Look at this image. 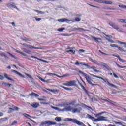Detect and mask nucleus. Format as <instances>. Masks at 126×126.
Listing matches in <instances>:
<instances>
[{
	"instance_id": "nucleus-1",
	"label": "nucleus",
	"mask_w": 126,
	"mask_h": 126,
	"mask_svg": "<svg viewBox=\"0 0 126 126\" xmlns=\"http://www.w3.org/2000/svg\"><path fill=\"white\" fill-rule=\"evenodd\" d=\"M79 73L81 74H82L83 75H85L86 77L85 78L86 79V80L87 81V82L89 84H90V85L95 87V86H98V87H100V85L97 84H93V83H95V82L94 81L95 79L93 78H91L90 76H87V74L83 73V72L80 71Z\"/></svg>"
},
{
	"instance_id": "nucleus-2",
	"label": "nucleus",
	"mask_w": 126,
	"mask_h": 126,
	"mask_svg": "<svg viewBox=\"0 0 126 126\" xmlns=\"http://www.w3.org/2000/svg\"><path fill=\"white\" fill-rule=\"evenodd\" d=\"M74 64L76 65H83L86 67H87L89 69H93L94 72L99 73L100 71L99 70H96V67H94V66H93L92 67H91L90 65H88V63L86 62H80L79 63V61H76L75 63Z\"/></svg>"
},
{
	"instance_id": "nucleus-3",
	"label": "nucleus",
	"mask_w": 126,
	"mask_h": 126,
	"mask_svg": "<svg viewBox=\"0 0 126 126\" xmlns=\"http://www.w3.org/2000/svg\"><path fill=\"white\" fill-rule=\"evenodd\" d=\"M64 122H72L76 124L78 126H87L86 125L84 124L83 122L80 121L79 120H77L76 119H71V118H65L64 119Z\"/></svg>"
},
{
	"instance_id": "nucleus-4",
	"label": "nucleus",
	"mask_w": 126,
	"mask_h": 126,
	"mask_svg": "<svg viewBox=\"0 0 126 126\" xmlns=\"http://www.w3.org/2000/svg\"><path fill=\"white\" fill-rule=\"evenodd\" d=\"M93 77H95V78H98V79H101V80H102L103 81H104V82L105 83H107L108 85L110 87H114L115 88H117V86L114 85L113 84H112L111 83H110L108 81V79H105L104 78H103L102 77H99V76H96V75H93V74H92L91 75Z\"/></svg>"
},
{
	"instance_id": "nucleus-5",
	"label": "nucleus",
	"mask_w": 126,
	"mask_h": 126,
	"mask_svg": "<svg viewBox=\"0 0 126 126\" xmlns=\"http://www.w3.org/2000/svg\"><path fill=\"white\" fill-rule=\"evenodd\" d=\"M57 124V122H53L52 121H45L44 122H41V126H52V125H54Z\"/></svg>"
},
{
	"instance_id": "nucleus-6",
	"label": "nucleus",
	"mask_w": 126,
	"mask_h": 126,
	"mask_svg": "<svg viewBox=\"0 0 126 126\" xmlns=\"http://www.w3.org/2000/svg\"><path fill=\"white\" fill-rule=\"evenodd\" d=\"M76 81L75 80H72L67 82V83H69V85L70 87L75 86L79 89L80 88H79L78 85L76 84Z\"/></svg>"
},
{
	"instance_id": "nucleus-7",
	"label": "nucleus",
	"mask_w": 126,
	"mask_h": 126,
	"mask_svg": "<svg viewBox=\"0 0 126 126\" xmlns=\"http://www.w3.org/2000/svg\"><path fill=\"white\" fill-rule=\"evenodd\" d=\"M110 46L114 48H118V49L121 51V52H124V53H126V50H124L122 48L118 46V45L114 44H111Z\"/></svg>"
},
{
	"instance_id": "nucleus-8",
	"label": "nucleus",
	"mask_w": 126,
	"mask_h": 126,
	"mask_svg": "<svg viewBox=\"0 0 126 126\" xmlns=\"http://www.w3.org/2000/svg\"><path fill=\"white\" fill-rule=\"evenodd\" d=\"M107 119V117H104V116H100L98 117V119H95L94 122H99V121H106V119Z\"/></svg>"
},
{
	"instance_id": "nucleus-9",
	"label": "nucleus",
	"mask_w": 126,
	"mask_h": 126,
	"mask_svg": "<svg viewBox=\"0 0 126 126\" xmlns=\"http://www.w3.org/2000/svg\"><path fill=\"white\" fill-rule=\"evenodd\" d=\"M109 25L111 26L113 29L116 30H119V27L118 25H116L115 23L113 22H110L109 23Z\"/></svg>"
},
{
	"instance_id": "nucleus-10",
	"label": "nucleus",
	"mask_w": 126,
	"mask_h": 126,
	"mask_svg": "<svg viewBox=\"0 0 126 126\" xmlns=\"http://www.w3.org/2000/svg\"><path fill=\"white\" fill-rule=\"evenodd\" d=\"M78 84H79V85L81 86L82 90L85 92V93L87 94H89L88 92L86 90V89L84 87V86L83 85V84H82L79 80H78Z\"/></svg>"
},
{
	"instance_id": "nucleus-11",
	"label": "nucleus",
	"mask_w": 126,
	"mask_h": 126,
	"mask_svg": "<svg viewBox=\"0 0 126 126\" xmlns=\"http://www.w3.org/2000/svg\"><path fill=\"white\" fill-rule=\"evenodd\" d=\"M112 56L117 58L118 59L119 61L120 62H122V63H125V62H126V60H123V59H122L120 58V57L119 55H116V54H112Z\"/></svg>"
},
{
	"instance_id": "nucleus-12",
	"label": "nucleus",
	"mask_w": 126,
	"mask_h": 126,
	"mask_svg": "<svg viewBox=\"0 0 126 126\" xmlns=\"http://www.w3.org/2000/svg\"><path fill=\"white\" fill-rule=\"evenodd\" d=\"M23 45L25 47L30 48V49H40V48H39V47H34L30 45H27L25 43L23 44Z\"/></svg>"
},
{
	"instance_id": "nucleus-13",
	"label": "nucleus",
	"mask_w": 126,
	"mask_h": 126,
	"mask_svg": "<svg viewBox=\"0 0 126 126\" xmlns=\"http://www.w3.org/2000/svg\"><path fill=\"white\" fill-rule=\"evenodd\" d=\"M100 63L102 66L106 68L108 70H111V68L109 67V66L106 63L101 62H100Z\"/></svg>"
},
{
	"instance_id": "nucleus-14",
	"label": "nucleus",
	"mask_w": 126,
	"mask_h": 126,
	"mask_svg": "<svg viewBox=\"0 0 126 126\" xmlns=\"http://www.w3.org/2000/svg\"><path fill=\"white\" fill-rule=\"evenodd\" d=\"M11 72H12V73H14L16 74H18L21 77L24 78V76L23 74L20 73L17 71L14 70H11Z\"/></svg>"
},
{
	"instance_id": "nucleus-15",
	"label": "nucleus",
	"mask_w": 126,
	"mask_h": 126,
	"mask_svg": "<svg viewBox=\"0 0 126 126\" xmlns=\"http://www.w3.org/2000/svg\"><path fill=\"white\" fill-rule=\"evenodd\" d=\"M47 90L55 94H57L59 92V90H52L50 89H47Z\"/></svg>"
},
{
	"instance_id": "nucleus-16",
	"label": "nucleus",
	"mask_w": 126,
	"mask_h": 126,
	"mask_svg": "<svg viewBox=\"0 0 126 126\" xmlns=\"http://www.w3.org/2000/svg\"><path fill=\"white\" fill-rule=\"evenodd\" d=\"M101 100L104 101H107L108 103H109L110 104H113L114 103H116L115 102H114L113 101H112V100H110L109 99H108V100L102 99Z\"/></svg>"
},
{
	"instance_id": "nucleus-17",
	"label": "nucleus",
	"mask_w": 126,
	"mask_h": 126,
	"mask_svg": "<svg viewBox=\"0 0 126 126\" xmlns=\"http://www.w3.org/2000/svg\"><path fill=\"white\" fill-rule=\"evenodd\" d=\"M59 22H65V21H70L69 20L66 19V18H63V19H60L58 20Z\"/></svg>"
},
{
	"instance_id": "nucleus-18",
	"label": "nucleus",
	"mask_w": 126,
	"mask_h": 126,
	"mask_svg": "<svg viewBox=\"0 0 126 126\" xmlns=\"http://www.w3.org/2000/svg\"><path fill=\"white\" fill-rule=\"evenodd\" d=\"M2 84L3 85H4L5 87H11L12 86V84L10 83L3 82Z\"/></svg>"
},
{
	"instance_id": "nucleus-19",
	"label": "nucleus",
	"mask_w": 126,
	"mask_h": 126,
	"mask_svg": "<svg viewBox=\"0 0 126 126\" xmlns=\"http://www.w3.org/2000/svg\"><path fill=\"white\" fill-rule=\"evenodd\" d=\"M31 58H33V59H37V60H39V61H41L42 62H47V61H45V60H42V59H39V58H37V57H36L34 56H31Z\"/></svg>"
},
{
	"instance_id": "nucleus-20",
	"label": "nucleus",
	"mask_w": 126,
	"mask_h": 126,
	"mask_svg": "<svg viewBox=\"0 0 126 126\" xmlns=\"http://www.w3.org/2000/svg\"><path fill=\"white\" fill-rule=\"evenodd\" d=\"M87 116L88 118L91 119L93 121H95V118L94 117H92L91 115H90V114H87Z\"/></svg>"
},
{
	"instance_id": "nucleus-21",
	"label": "nucleus",
	"mask_w": 126,
	"mask_h": 126,
	"mask_svg": "<svg viewBox=\"0 0 126 126\" xmlns=\"http://www.w3.org/2000/svg\"><path fill=\"white\" fill-rule=\"evenodd\" d=\"M29 95L30 96H35V97H39V94H36L35 93H31L29 94Z\"/></svg>"
},
{
	"instance_id": "nucleus-22",
	"label": "nucleus",
	"mask_w": 126,
	"mask_h": 126,
	"mask_svg": "<svg viewBox=\"0 0 126 126\" xmlns=\"http://www.w3.org/2000/svg\"><path fill=\"white\" fill-rule=\"evenodd\" d=\"M92 38L95 41L99 42V40H101V38H100V37H94V36H92Z\"/></svg>"
},
{
	"instance_id": "nucleus-23",
	"label": "nucleus",
	"mask_w": 126,
	"mask_h": 126,
	"mask_svg": "<svg viewBox=\"0 0 126 126\" xmlns=\"http://www.w3.org/2000/svg\"><path fill=\"white\" fill-rule=\"evenodd\" d=\"M32 107L36 108L39 106V104L37 103H32Z\"/></svg>"
},
{
	"instance_id": "nucleus-24",
	"label": "nucleus",
	"mask_w": 126,
	"mask_h": 126,
	"mask_svg": "<svg viewBox=\"0 0 126 126\" xmlns=\"http://www.w3.org/2000/svg\"><path fill=\"white\" fill-rule=\"evenodd\" d=\"M76 103V101H72L71 102V103H67L66 105L67 106L68 105H72V106H74L75 105V104Z\"/></svg>"
},
{
	"instance_id": "nucleus-25",
	"label": "nucleus",
	"mask_w": 126,
	"mask_h": 126,
	"mask_svg": "<svg viewBox=\"0 0 126 126\" xmlns=\"http://www.w3.org/2000/svg\"><path fill=\"white\" fill-rule=\"evenodd\" d=\"M104 4H108V5H111L113 4V2L111 1H104Z\"/></svg>"
},
{
	"instance_id": "nucleus-26",
	"label": "nucleus",
	"mask_w": 126,
	"mask_h": 126,
	"mask_svg": "<svg viewBox=\"0 0 126 126\" xmlns=\"http://www.w3.org/2000/svg\"><path fill=\"white\" fill-rule=\"evenodd\" d=\"M106 112H102L101 113L94 114L96 118H98L99 116L103 115V114H105Z\"/></svg>"
},
{
	"instance_id": "nucleus-27",
	"label": "nucleus",
	"mask_w": 126,
	"mask_h": 126,
	"mask_svg": "<svg viewBox=\"0 0 126 126\" xmlns=\"http://www.w3.org/2000/svg\"><path fill=\"white\" fill-rule=\"evenodd\" d=\"M8 6H12V7L14 8V6H16L15 3L14 2H11V3H8L7 4Z\"/></svg>"
},
{
	"instance_id": "nucleus-28",
	"label": "nucleus",
	"mask_w": 126,
	"mask_h": 126,
	"mask_svg": "<svg viewBox=\"0 0 126 126\" xmlns=\"http://www.w3.org/2000/svg\"><path fill=\"white\" fill-rule=\"evenodd\" d=\"M94 1L101 4L104 3V0H94Z\"/></svg>"
},
{
	"instance_id": "nucleus-29",
	"label": "nucleus",
	"mask_w": 126,
	"mask_h": 126,
	"mask_svg": "<svg viewBox=\"0 0 126 126\" xmlns=\"http://www.w3.org/2000/svg\"><path fill=\"white\" fill-rule=\"evenodd\" d=\"M16 52L18 53V54H20L21 55L24 56H25L26 57L27 56V55H26V54L23 53V52H22L19 50H17L16 51Z\"/></svg>"
},
{
	"instance_id": "nucleus-30",
	"label": "nucleus",
	"mask_w": 126,
	"mask_h": 126,
	"mask_svg": "<svg viewBox=\"0 0 126 126\" xmlns=\"http://www.w3.org/2000/svg\"><path fill=\"white\" fill-rule=\"evenodd\" d=\"M92 62L95 63L96 65H97L98 66L100 65V63H99L97 61H96L95 60H93Z\"/></svg>"
},
{
	"instance_id": "nucleus-31",
	"label": "nucleus",
	"mask_w": 126,
	"mask_h": 126,
	"mask_svg": "<svg viewBox=\"0 0 126 126\" xmlns=\"http://www.w3.org/2000/svg\"><path fill=\"white\" fill-rule=\"evenodd\" d=\"M61 87L63 89H65L66 91H71L72 90L71 88H69L64 86H61Z\"/></svg>"
},
{
	"instance_id": "nucleus-32",
	"label": "nucleus",
	"mask_w": 126,
	"mask_h": 126,
	"mask_svg": "<svg viewBox=\"0 0 126 126\" xmlns=\"http://www.w3.org/2000/svg\"><path fill=\"white\" fill-rule=\"evenodd\" d=\"M104 9L109 10H116V9H115V8H109V7H105Z\"/></svg>"
},
{
	"instance_id": "nucleus-33",
	"label": "nucleus",
	"mask_w": 126,
	"mask_h": 126,
	"mask_svg": "<svg viewBox=\"0 0 126 126\" xmlns=\"http://www.w3.org/2000/svg\"><path fill=\"white\" fill-rule=\"evenodd\" d=\"M117 42L121 45H124V47L126 48V43L118 41Z\"/></svg>"
},
{
	"instance_id": "nucleus-34",
	"label": "nucleus",
	"mask_w": 126,
	"mask_h": 126,
	"mask_svg": "<svg viewBox=\"0 0 126 126\" xmlns=\"http://www.w3.org/2000/svg\"><path fill=\"white\" fill-rule=\"evenodd\" d=\"M4 76L7 79H8L9 80H11V81H14V80H13V79L8 77V75H7V74H4Z\"/></svg>"
},
{
	"instance_id": "nucleus-35",
	"label": "nucleus",
	"mask_w": 126,
	"mask_h": 126,
	"mask_svg": "<svg viewBox=\"0 0 126 126\" xmlns=\"http://www.w3.org/2000/svg\"><path fill=\"white\" fill-rule=\"evenodd\" d=\"M67 53H72L73 55H75L76 51L74 50H70L66 51Z\"/></svg>"
},
{
	"instance_id": "nucleus-36",
	"label": "nucleus",
	"mask_w": 126,
	"mask_h": 126,
	"mask_svg": "<svg viewBox=\"0 0 126 126\" xmlns=\"http://www.w3.org/2000/svg\"><path fill=\"white\" fill-rule=\"evenodd\" d=\"M7 54H9V55H10V56H11L12 58L15 59H17V57L15 56L14 55H12L11 53H10V52H7Z\"/></svg>"
},
{
	"instance_id": "nucleus-37",
	"label": "nucleus",
	"mask_w": 126,
	"mask_h": 126,
	"mask_svg": "<svg viewBox=\"0 0 126 126\" xmlns=\"http://www.w3.org/2000/svg\"><path fill=\"white\" fill-rule=\"evenodd\" d=\"M47 75H54V76H57V77H58L59 78H61V76H60L58 75H57V74H56L55 73H49L47 74Z\"/></svg>"
},
{
	"instance_id": "nucleus-38",
	"label": "nucleus",
	"mask_w": 126,
	"mask_h": 126,
	"mask_svg": "<svg viewBox=\"0 0 126 126\" xmlns=\"http://www.w3.org/2000/svg\"><path fill=\"white\" fill-rule=\"evenodd\" d=\"M0 55L1 56V57H4L5 58H8V57L7 56V55L4 53H1L0 54Z\"/></svg>"
},
{
	"instance_id": "nucleus-39",
	"label": "nucleus",
	"mask_w": 126,
	"mask_h": 126,
	"mask_svg": "<svg viewBox=\"0 0 126 126\" xmlns=\"http://www.w3.org/2000/svg\"><path fill=\"white\" fill-rule=\"evenodd\" d=\"M99 53H101V54L102 55H105V56H110V54H108L104 53V52H103L102 51H101V50H99Z\"/></svg>"
},
{
	"instance_id": "nucleus-40",
	"label": "nucleus",
	"mask_w": 126,
	"mask_h": 126,
	"mask_svg": "<svg viewBox=\"0 0 126 126\" xmlns=\"http://www.w3.org/2000/svg\"><path fill=\"white\" fill-rule=\"evenodd\" d=\"M117 66L120 68H126V66H120L117 63H116Z\"/></svg>"
},
{
	"instance_id": "nucleus-41",
	"label": "nucleus",
	"mask_w": 126,
	"mask_h": 126,
	"mask_svg": "<svg viewBox=\"0 0 126 126\" xmlns=\"http://www.w3.org/2000/svg\"><path fill=\"white\" fill-rule=\"evenodd\" d=\"M38 79H39V80H41V81H42V82H44V83H45L46 82H47V81H46V80L42 78L41 77L38 76Z\"/></svg>"
},
{
	"instance_id": "nucleus-42",
	"label": "nucleus",
	"mask_w": 126,
	"mask_h": 126,
	"mask_svg": "<svg viewBox=\"0 0 126 126\" xmlns=\"http://www.w3.org/2000/svg\"><path fill=\"white\" fill-rule=\"evenodd\" d=\"M34 11L35 12H36L38 13V14H44L45 13L44 12H42V11H39V10H34Z\"/></svg>"
},
{
	"instance_id": "nucleus-43",
	"label": "nucleus",
	"mask_w": 126,
	"mask_h": 126,
	"mask_svg": "<svg viewBox=\"0 0 126 126\" xmlns=\"http://www.w3.org/2000/svg\"><path fill=\"white\" fill-rule=\"evenodd\" d=\"M62 36H66V37H70L71 36V34H62Z\"/></svg>"
},
{
	"instance_id": "nucleus-44",
	"label": "nucleus",
	"mask_w": 126,
	"mask_h": 126,
	"mask_svg": "<svg viewBox=\"0 0 126 126\" xmlns=\"http://www.w3.org/2000/svg\"><path fill=\"white\" fill-rule=\"evenodd\" d=\"M55 121L57 122H60L61 121V117H56L55 118Z\"/></svg>"
},
{
	"instance_id": "nucleus-45",
	"label": "nucleus",
	"mask_w": 126,
	"mask_h": 126,
	"mask_svg": "<svg viewBox=\"0 0 126 126\" xmlns=\"http://www.w3.org/2000/svg\"><path fill=\"white\" fill-rule=\"evenodd\" d=\"M23 116H24L25 118H31V116H30L29 115H28V114H26V113H24V114H23Z\"/></svg>"
},
{
	"instance_id": "nucleus-46",
	"label": "nucleus",
	"mask_w": 126,
	"mask_h": 126,
	"mask_svg": "<svg viewBox=\"0 0 126 126\" xmlns=\"http://www.w3.org/2000/svg\"><path fill=\"white\" fill-rule=\"evenodd\" d=\"M65 28H59L58 29V32H62L64 30H65Z\"/></svg>"
},
{
	"instance_id": "nucleus-47",
	"label": "nucleus",
	"mask_w": 126,
	"mask_h": 126,
	"mask_svg": "<svg viewBox=\"0 0 126 126\" xmlns=\"http://www.w3.org/2000/svg\"><path fill=\"white\" fill-rule=\"evenodd\" d=\"M119 7L122 8L126 9V5H119Z\"/></svg>"
},
{
	"instance_id": "nucleus-48",
	"label": "nucleus",
	"mask_w": 126,
	"mask_h": 126,
	"mask_svg": "<svg viewBox=\"0 0 126 126\" xmlns=\"http://www.w3.org/2000/svg\"><path fill=\"white\" fill-rule=\"evenodd\" d=\"M65 109L67 111H70L72 110V108L71 106H69V107H67L66 108H65Z\"/></svg>"
},
{
	"instance_id": "nucleus-49",
	"label": "nucleus",
	"mask_w": 126,
	"mask_h": 126,
	"mask_svg": "<svg viewBox=\"0 0 126 126\" xmlns=\"http://www.w3.org/2000/svg\"><path fill=\"white\" fill-rule=\"evenodd\" d=\"M18 124V122L17 121L15 120L12 123V124L11 125L13 126V125H15L16 124Z\"/></svg>"
},
{
	"instance_id": "nucleus-50",
	"label": "nucleus",
	"mask_w": 126,
	"mask_h": 126,
	"mask_svg": "<svg viewBox=\"0 0 126 126\" xmlns=\"http://www.w3.org/2000/svg\"><path fill=\"white\" fill-rule=\"evenodd\" d=\"M79 111V109H75L72 110V113H76V112H78Z\"/></svg>"
},
{
	"instance_id": "nucleus-51",
	"label": "nucleus",
	"mask_w": 126,
	"mask_h": 126,
	"mask_svg": "<svg viewBox=\"0 0 126 126\" xmlns=\"http://www.w3.org/2000/svg\"><path fill=\"white\" fill-rule=\"evenodd\" d=\"M38 100L40 101H46L47 100L46 99H44V98H38Z\"/></svg>"
},
{
	"instance_id": "nucleus-52",
	"label": "nucleus",
	"mask_w": 126,
	"mask_h": 126,
	"mask_svg": "<svg viewBox=\"0 0 126 126\" xmlns=\"http://www.w3.org/2000/svg\"><path fill=\"white\" fill-rule=\"evenodd\" d=\"M75 30H81L84 31V29L83 28H74Z\"/></svg>"
},
{
	"instance_id": "nucleus-53",
	"label": "nucleus",
	"mask_w": 126,
	"mask_h": 126,
	"mask_svg": "<svg viewBox=\"0 0 126 126\" xmlns=\"http://www.w3.org/2000/svg\"><path fill=\"white\" fill-rule=\"evenodd\" d=\"M63 86H67V87H70V86H69V83H63Z\"/></svg>"
},
{
	"instance_id": "nucleus-54",
	"label": "nucleus",
	"mask_w": 126,
	"mask_h": 126,
	"mask_svg": "<svg viewBox=\"0 0 126 126\" xmlns=\"http://www.w3.org/2000/svg\"><path fill=\"white\" fill-rule=\"evenodd\" d=\"M25 75H26L27 76L29 77L30 78H31V79H33L32 77V75H29V74H27V73H26Z\"/></svg>"
},
{
	"instance_id": "nucleus-55",
	"label": "nucleus",
	"mask_w": 126,
	"mask_h": 126,
	"mask_svg": "<svg viewBox=\"0 0 126 126\" xmlns=\"http://www.w3.org/2000/svg\"><path fill=\"white\" fill-rule=\"evenodd\" d=\"M87 4H88L89 6H91V7H94V8L96 7V6L90 4H89V3H87Z\"/></svg>"
},
{
	"instance_id": "nucleus-56",
	"label": "nucleus",
	"mask_w": 126,
	"mask_h": 126,
	"mask_svg": "<svg viewBox=\"0 0 126 126\" xmlns=\"http://www.w3.org/2000/svg\"><path fill=\"white\" fill-rule=\"evenodd\" d=\"M24 41H30V40L29 38H24Z\"/></svg>"
},
{
	"instance_id": "nucleus-57",
	"label": "nucleus",
	"mask_w": 126,
	"mask_h": 126,
	"mask_svg": "<svg viewBox=\"0 0 126 126\" xmlns=\"http://www.w3.org/2000/svg\"><path fill=\"white\" fill-rule=\"evenodd\" d=\"M75 20L76 21H77V22H79V21H81V19L79 18H76L75 19Z\"/></svg>"
},
{
	"instance_id": "nucleus-58",
	"label": "nucleus",
	"mask_w": 126,
	"mask_h": 126,
	"mask_svg": "<svg viewBox=\"0 0 126 126\" xmlns=\"http://www.w3.org/2000/svg\"><path fill=\"white\" fill-rule=\"evenodd\" d=\"M51 107L52 109H55V110H57L58 109V108L57 107H54V106H51Z\"/></svg>"
},
{
	"instance_id": "nucleus-59",
	"label": "nucleus",
	"mask_w": 126,
	"mask_h": 126,
	"mask_svg": "<svg viewBox=\"0 0 126 126\" xmlns=\"http://www.w3.org/2000/svg\"><path fill=\"white\" fill-rule=\"evenodd\" d=\"M113 74L114 77H115L116 78H119L118 76L117 75V74H116V73H113Z\"/></svg>"
},
{
	"instance_id": "nucleus-60",
	"label": "nucleus",
	"mask_w": 126,
	"mask_h": 126,
	"mask_svg": "<svg viewBox=\"0 0 126 126\" xmlns=\"http://www.w3.org/2000/svg\"><path fill=\"white\" fill-rule=\"evenodd\" d=\"M35 19H36V20L37 21H40V20H42L41 18H37V17H35Z\"/></svg>"
},
{
	"instance_id": "nucleus-61",
	"label": "nucleus",
	"mask_w": 126,
	"mask_h": 126,
	"mask_svg": "<svg viewBox=\"0 0 126 126\" xmlns=\"http://www.w3.org/2000/svg\"><path fill=\"white\" fill-rule=\"evenodd\" d=\"M27 54H29V55H31L32 52L30 50H27Z\"/></svg>"
},
{
	"instance_id": "nucleus-62",
	"label": "nucleus",
	"mask_w": 126,
	"mask_h": 126,
	"mask_svg": "<svg viewBox=\"0 0 126 126\" xmlns=\"http://www.w3.org/2000/svg\"><path fill=\"white\" fill-rule=\"evenodd\" d=\"M0 79L3 80L4 79V77L0 75Z\"/></svg>"
},
{
	"instance_id": "nucleus-63",
	"label": "nucleus",
	"mask_w": 126,
	"mask_h": 126,
	"mask_svg": "<svg viewBox=\"0 0 126 126\" xmlns=\"http://www.w3.org/2000/svg\"><path fill=\"white\" fill-rule=\"evenodd\" d=\"M28 50L26 49V48L23 49V51L25 52V53H27Z\"/></svg>"
},
{
	"instance_id": "nucleus-64",
	"label": "nucleus",
	"mask_w": 126,
	"mask_h": 126,
	"mask_svg": "<svg viewBox=\"0 0 126 126\" xmlns=\"http://www.w3.org/2000/svg\"><path fill=\"white\" fill-rule=\"evenodd\" d=\"M108 126H116V125H113V124H109V125H108Z\"/></svg>"
}]
</instances>
